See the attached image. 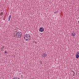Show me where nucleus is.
Instances as JSON below:
<instances>
[{
	"instance_id": "nucleus-1",
	"label": "nucleus",
	"mask_w": 79,
	"mask_h": 79,
	"mask_svg": "<svg viewBox=\"0 0 79 79\" xmlns=\"http://www.w3.org/2000/svg\"><path fill=\"white\" fill-rule=\"evenodd\" d=\"M24 39L26 41L29 40H30V39H31V36L30 35L26 34L24 36Z\"/></svg>"
},
{
	"instance_id": "nucleus-2",
	"label": "nucleus",
	"mask_w": 79,
	"mask_h": 79,
	"mask_svg": "<svg viewBox=\"0 0 79 79\" xmlns=\"http://www.w3.org/2000/svg\"><path fill=\"white\" fill-rule=\"evenodd\" d=\"M16 36L17 38H21L22 36V33L21 32H18L16 33Z\"/></svg>"
},
{
	"instance_id": "nucleus-3",
	"label": "nucleus",
	"mask_w": 79,
	"mask_h": 79,
	"mask_svg": "<svg viewBox=\"0 0 79 79\" xmlns=\"http://www.w3.org/2000/svg\"><path fill=\"white\" fill-rule=\"evenodd\" d=\"M44 31V28L43 27H40L39 29L40 32H43Z\"/></svg>"
},
{
	"instance_id": "nucleus-4",
	"label": "nucleus",
	"mask_w": 79,
	"mask_h": 79,
	"mask_svg": "<svg viewBox=\"0 0 79 79\" xmlns=\"http://www.w3.org/2000/svg\"><path fill=\"white\" fill-rule=\"evenodd\" d=\"M42 56L43 57H44V58H45V57H47V56H48L47 55L46 53H44Z\"/></svg>"
},
{
	"instance_id": "nucleus-5",
	"label": "nucleus",
	"mask_w": 79,
	"mask_h": 79,
	"mask_svg": "<svg viewBox=\"0 0 79 79\" xmlns=\"http://www.w3.org/2000/svg\"><path fill=\"white\" fill-rule=\"evenodd\" d=\"M11 15H10L8 19V21H10V19H11Z\"/></svg>"
},
{
	"instance_id": "nucleus-6",
	"label": "nucleus",
	"mask_w": 79,
	"mask_h": 79,
	"mask_svg": "<svg viewBox=\"0 0 79 79\" xmlns=\"http://www.w3.org/2000/svg\"><path fill=\"white\" fill-rule=\"evenodd\" d=\"M79 54H76V58H77V59H78V58H79Z\"/></svg>"
},
{
	"instance_id": "nucleus-7",
	"label": "nucleus",
	"mask_w": 79,
	"mask_h": 79,
	"mask_svg": "<svg viewBox=\"0 0 79 79\" xmlns=\"http://www.w3.org/2000/svg\"><path fill=\"white\" fill-rule=\"evenodd\" d=\"M13 79H20L19 78H18L17 77H15L14 78H13Z\"/></svg>"
},
{
	"instance_id": "nucleus-8",
	"label": "nucleus",
	"mask_w": 79,
	"mask_h": 79,
	"mask_svg": "<svg viewBox=\"0 0 79 79\" xmlns=\"http://www.w3.org/2000/svg\"><path fill=\"white\" fill-rule=\"evenodd\" d=\"M58 10H56V11L55 12H54V13H55V14H56V13H58Z\"/></svg>"
},
{
	"instance_id": "nucleus-9",
	"label": "nucleus",
	"mask_w": 79,
	"mask_h": 79,
	"mask_svg": "<svg viewBox=\"0 0 79 79\" xmlns=\"http://www.w3.org/2000/svg\"><path fill=\"white\" fill-rule=\"evenodd\" d=\"M0 15H1V16H2L3 15V12H1V13H0Z\"/></svg>"
},
{
	"instance_id": "nucleus-10",
	"label": "nucleus",
	"mask_w": 79,
	"mask_h": 79,
	"mask_svg": "<svg viewBox=\"0 0 79 79\" xmlns=\"http://www.w3.org/2000/svg\"><path fill=\"white\" fill-rule=\"evenodd\" d=\"M73 34V37H74V36H75V35L76 34V33H74Z\"/></svg>"
},
{
	"instance_id": "nucleus-11",
	"label": "nucleus",
	"mask_w": 79,
	"mask_h": 79,
	"mask_svg": "<svg viewBox=\"0 0 79 79\" xmlns=\"http://www.w3.org/2000/svg\"><path fill=\"white\" fill-rule=\"evenodd\" d=\"M79 52H77V53H76V55H79Z\"/></svg>"
},
{
	"instance_id": "nucleus-12",
	"label": "nucleus",
	"mask_w": 79,
	"mask_h": 79,
	"mask_svg": "<svg viewBox=\"0 0 79 79\" xmlns=\"http://www.w3.org/2000/svg\"><path fill=\"white\" fill-rule=\"evenodd\" d=\"M4 46L3 47V48H2V50L3 49H4Z\"/></svg>"
},
{
	"instance_id": "nucleus-13",
	"label": "nucleus",
	"mask_w": 79,
	"mask_h": 79,
	"mask_svg": "<svg viewBox=\"0 0 79 79\" xmlns=\"http://www.w3.org/2000/svg\"><path fill=\"white\" fill-rule=\"evenodd\" d=\"M5 53L6 54H7V53H8V52L6 51H5Z\"/></svg>"
},
{
	"instance_id": "nucleus-14",
	"label": "nucleus",
	"mask_w": 79,
	"mask_h": 79,
	"mask_svg": "<svg viewBox=\"0 0 79 79\" xmlns=\"http://www.w3.org/2000/svg\"><path fill=\"white\" fill-rule=\"evenodd\" d=\"M21 78H22V79H23V78L24 77H23V75H21Z\"/></svg>"
},
{
	"instance_id": "nucleus-15",
	"label": "nucleus",
	"mask_w": 79,
	"mask_h": 79,
	"mask_svg": "<svg viewBox=\"0 0 79 79\" xmlns=\"http://www.w3.org/2000/svg\"><path fill=\"white\" fill-rule=\"evenodd\" d=\"M72 36H73V33H72Z\"/></svg>"
},
{
	"instance_id": "nucleus-16",
	"label": "nucleus",
	"mask_w": 79,
	"mask_h": 79,
	"mask_svg": "<svg viewBox=\"0 0 79 79\" xmlns=\"http://www.w3.org/2000/svg\"><path fill=\"white\" fill-rule=\"evenodd\" d=\"M75 72H73V74H75Z\"/></svg>"
},
{
	"instance_id": "nucleus-17",
	"label": "nucleus",
	"mask_w": 79,
	"mask_h": 79,
	"mask_svg": "<svg viewBox=\"0 0 79 79\" xmlns=\"http://www.w3.org/2000/svg\"><path fill=\"white\" fill-rule=\"evenodd\" d=\"M73 76H74V74H73Z\"/></svg>"
},
{
	"instance_id": "nucleus-18",
	"label": "nucleus",
	"mask_w": 79,
	"mask_h": 79,
	"mask_svg": "<svg viewBox=\"0 0 79 79\" xmlns=\"http://www.w3.org/2000/svg\"><path fill=\"white\" fill-rule=\"evenodd\" d=\"M79 22V21H78V23Z\"/></svg>"
}]
</instances>
